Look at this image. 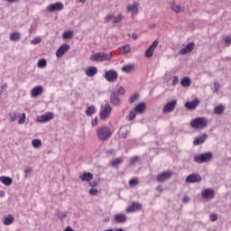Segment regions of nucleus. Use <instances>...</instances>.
Listing matches in <instances>:
<instances>
[{
  "mask_svg": "<svg viewBox=\"0 0 231 231\" xmlns=\"http://www.w3.org/2000/svg\"><path fill=\"white\" fill-rule=\"evenodd\" d=\"M64 231H75V230H73V228H72L71 226H68L64 229Z\"/></svg>",
  "mask_w": 231,
  "mask_h": 231,
  "instance_id": "680f3d73",
  "label": "nucleus"
},
{
  "mask_svg": "<svg viewBox=\"0 0 231 231\" xmlns=\"http://www.w3.org/2000/svg\"><path fill=\"white\" fill-rule=\"evenodd\" d=\"M129 185H130V187H136V185H138V180L131 179L129 180Z\"/></svg>",
  "mask_w": 231,
  "mask_h": 231,
  "instance_id": "c03bdc74",
  "label": "nucleus"
},
{
  "mask_svg": "<svg viewBox=\"0 0 231 231\" xmlns=\"http://www.w3.org/2000/svg\"><path fill=\"white\" fill-rule=\"evenodd\" d=\"M32 169L31 168V167H29V168H26L25 170H24V172H25V178H28V174H29V172H32Z\"/></svg>",
  "mask_w": 231,
  "mask_h": 231,
  "instance_id": "5fc2aeb1",
  "label": "nucleus"
},
{
  "mask_svg": "<svg viewBox=\"0 0 231 231\" xmlns=\"http://www.w3.org/2000/svg\"><path fill=\"white\" fill-rule=\"evenodd\" d=\"M132 39H134V41H136V39H138V35L134 32V33L132 34Z\"/></svg>",
  "mask_w": 231,
  "mask_h": 231,
  "instance_id": "e2e57ef3",
  "label": "nucleus"
},
{
  "mask_svg": "<svg viewBox=\"0 0 231 231\" xmlns=\"http://www.w3.org/2000/svg\"><path fill=\"white\" fill-rule=\"evenodd\" d=\"M110 104L112 106H115L116 107H118V106H120V95H118L116 91H113L110 94Z\"/></svg>",
  "mask_w": 231,
  "mask_h": 231,
  "instance_id": "4468645a",
  "label": "nucleus"
},
{
  "mask_svg": "<svg viewBox=\"0 0 231 231\" xmlns=\"http://www.w3.org/2000/svg\"><path fill=\"white\" fill-rule=\"evenodd\" d=\"M88 193H89L90 196H97V194H98V189H90Z\"/></svg>",
  "mask_w": 231,
  "mask_h": 231,
  "instance_id": "de8ad7c7",
  "label": "nucleus"
},
{
  "mask_svg": "<svg viewBox=\"0 0 231 231\" xmlns=\"http://www.w3.org/2000/svg\"><path fill=\"white\" fill-rule=\"evenodd\" d=\"M208 125V120L205 117H198L190 122L192 129H205Z\"/></svg>",
  "mask_w": 231,
  "mask_h": 231,
  "instance_id": "7ed1b4c3",
  "label": "nucleus"
},
{
  "mask_svg": "<svg viewBox=\"0 0 231 231\" xmlns=\"http://www.w3.org/2000/svg\"><path fill=\"white\" fill-rule=\"evenodd\" d=\"M56 214L60 221H64L68 217V212H60V209H57Z\"/></svg>",
  "mask_w": 231,
  "mask_h": 231,
  "instance_id": "7c9ffc66",
  "label": "nucleus"
},
{
  "mask_svg": "<svg viewBox=\"0 0 231 231\" xmlns=\"http://www.w3.org/2000/svg\"><path fill=\"white\" fill-rule=\"evenodd\" d=\"M133 69H134V66L131 64L125 65L122 67V71H124V73H131Z\"/></svg>",
  "mask_w": 231,
  "mask_h": 231,
  "instance_id": "72a5a7b5",
  "label": "nucleus"
},
{
  "mask_svg": "<svg viewBox=\"0 0 231 231\" xmlns=\"http://www.w3.org/2000/svg\"><path fill=\"white\" fill-rule=\"evenodd\" d=\"M93 62H104V60H111V55L105 52H97L90 56Z\"/></svg>",
  "mask_w": 231,
  "mask_h": 231,
  "instance_id": "20e7f679",
  "label": "nucleus"
},
{
  "mask_svg": "<svg viewBox=\"0 0 231 231\" xmlns=\"http://www.w3.org/2000/svg\"><path fill=\"white\" fill-rule=\"evenodd\" d=\"M190 201V199L189 197H184L182 199V203H189Z\"/></svg>",
  "mask_w": 231,
  "mask_h": 231,
  "instance_id": "13d9d810",
  "label": "nucleus"
},
{
  "mask_svg": "<svg viewBox=\"0 0 231 231\" xmlns=\"http://www.w3.org/2000/svg\"><path fill=\"white\" fill-rule=\"evenodd\" d=\"M9 39L10 41H13V42L19 41L21 39V33L17 32H12L10 34Z\"/></svg>",
  "mask_w": 231,
  "mask_h": 231,
  "instance_id": "2f4dec72",
  "label": "nucleus"
},
{
  "mask_svg": "<svg viewBox=\"0 0 231 231\" xmlns=\"http://www.w3.org/2000/svg\"><path fill=\"white\" fill-rule=\"evenodd\" d=\"M225 41L227 42V44H231V36H226Z\"/></svg>",
  "mask_w": 231,
  "mask_h": 231,
  "instance_id": "bf43d9fd",
  "label": "nucleus"
},
{
  "mask_svg": "<svg viewBox=\"0 0 231 231\" xmlns=\"http://www.w3.org/2000/svg\"><path fill=\"white\" fill-rule=\"evenodd\" d=\"M26 122V114L23 113L22 117H20L18 124L21 125Z\"/></svg>",
  "mask_w": 231,
  "mask_h": 231,
  "instance_id": "37998d69",
  "label": "nucleus"
},
{
  "mask_svg": "<svg viewBox=\"0 0 231 231\" xmlns=\"http://www.w3.org/2000/svg\"><path fill=\"white\" fill-rule=\"evenodd\" d=\"M190 84H192V79L189 77H184L180 81L182 88H190Z\"/></svg>",
  "mask_w": 231,
  "mask_h": 231,
  "instance_id": "cd10ccee",
  "label": "nucleus"
},
{
  "mask_svg": "<svg viewBox=\"0 0 231 231\" xmlns=\"http://www.w3.org/2000/svg\"><path fill=\"white\" fill-rule=\"evenodd\" d=\"M98 69H97V67H93L90 66L86 69V75L88 77H95V75H97Z\"/></svg>",
  "mask_w": 231,
  "mask_h": 231,
  "instance_id": "b1692460",
  "label": "nucleus"
},
{
  "mask_svg": "<svg viewBox=\"0 0 231 231\" xmlns=\"http://www.w3.org/2000/svg\"><path fill=\"white\" fill-rule=\"evenodd\" d=\"M123 17L124 16H122V13H120L117 16L109 14L105 18V23H109L110 21H113L114 24H118V23H122Z\"/></svg>",
  "mask_w": 231,
  "mask_h": 231,
  "instance_id": "ddd939ff",
  "label": "nucleus"
},
{
  "mask_svg": "<svg viewBox=\"0 0 231 231\" xmlns=\"http://www.w3.org/2000/svg\"><path fill=\"white\" fill-rule=\"evenodd\" d=\"M138 160H140V158L138 156H134L132 159H131V164L132 165H134L136 163V162H138Z\"/></svg>",
  "mask_w": 231,
  "mask_h": 231,
  "instance_id": "3c124183",
  "label": "nucleus"
},
{
  "mask_svg": "<svg viewBox=\"0 0 231 231\" xmlns=\"http://www.w3.org/2000/svg\"><path fill=\"white\" fill-rule=\"evenodd\" d=\"M199 106V99H195L193 101H188L185 103V107L189 110H194Z\"/></svg>",
  "mask_w": 231,
  "mask_h": 231,
  "instance_id": "412c9836",
  "label": "nucleus"
},
{
  "mask_svg": "<svg viewBox=\"0 0 231 231\" xmlns=\"http://www.w3.org/2000/svg\"><path fill=\"white\" fill-rule=\"evenodd\" d=\"M62 37L65 40L71 39L73 37V31H65Z\"/></svg>",
  "mask_w": 231,
  "mask_h": 231,
  "instance_id": "4c0bfd02",
  "label": "nucleus"
},
{
  "mask_svg": "<svg viewBox=\"0 0 231 231\" xmlns=\"http://www.w3.org/2000/svg\"><path fill=\"white\" fill-rule=\"evenodd\" d=\"M85 113L87 116H91L95 113V106H88Z\"/></svg>",
  "mask_w": 231,
  "mask_h": 231,
  "instance_id": "58836bf2",
  "label": "nucleus"
},
{
  "mask_svg": "<svg viewBox=\"0 0 231 231\" xmlns=\"http://www.w3.org/2000/svg\"><path fill=\"white\" fill-rule=\"evenodd\" d=\"M14 221H15V218L14 217V216H12V214H9L7 215V217H5L4 225H5L6 226L14 225Z\"/></svg>",
  "mask_w": 231,
  "mask_h": 231,
  "instance_id": "c85d7f7f",
  "label": "nucleus"
},
{
  "mask_svg": "<svg viewBox=\"0 0 231 231\" xmlns=\"http://www.w3.org/2000/svg\"><path fill=\"white\" fill-rule=\"evenodd\" d=\"M47 65H48V61H46V60L41 59L40 60H38V63H37L38 68H46Z\"/></svg>",
  "mask_w": 231,
  "mask_h": 231,
  "instance_id": "ea45409f",
  "label": "nucleus"
},
{
  "mask_svg": "<svg viewBox=\"0 0 231 231\" xmlns=\"http://www.w3.org/2000/svg\"><path fill=\"white\" fill-rule=\"evenodd\" d=\"M171 8L175 12V14H180L181 12H185V7H182L180 5H176V2H171Z\"/></svg>",
  "mask_w": 231,
  "mask_h": 231,
  "instance_id": "4be33fe9",
  "label": "nucleus"
},
{
  "mask_svg": "<svg viewBox=\"0 0 231 231\" xmlns=\"http://www.w3.org/2000/svg\"><path fill=\"white\" fill-rule=\"evenodd\" d=\"M127 134H129V131L126 130V131L125 132V134H122L121 136H122V138L125 139V138H127Z\"/></svg>",
  "mask_w": 231,
  "mask_h": 231,
  "instance_id": "052dcab7",
  "label": "nucleus"
},
{
  "mask_svg": "<svg viewBox=\"0 0 231 231\" xmlns=\"http://www.w3.org/2000/svg\"><path fill=\"white\" fill-rule=\"evenodd\" d=\"M42 39L41 38H35L31 41V44H39L41 42Z\"/></svg>",
  "mask_w": 231,
  "mask_h": 231,
  "instance_id": "864d4df0",
  "label": "nucleus"
},
{
  "mask_svg": "<svg viewBox=\"0 0 231 231\" xmlns=\"http://www.w3.org/2000/svg\"><path fill=\"white\" fill-rule=\"evenodd\" d=\"M71 47L69 44H62L57 51H56V57L60 58L66 51H68Z\"/></svg>",
  "mask_w": 231,
  "mask_h": 231,
  "instance_id": "a211bd4d",
  "label": "nucleus"
},
{
  "mask_svg": "<svg viewBox=\"0 0 231 231\" xmlns=\"http://www.w3.org/2000/svg\"><path fill=\"white\" fill-rule=\"evenodd\" d=\"M156 48H158V40H155L152 44L148 47L145 51V57L151 59V57L154 55V50H156Z\"/></svg>",
  "mask_w": 231,
  "mask_h": 231,
  "instance_id": "f8f14e48",
  "label": "nucleus"
},
{
  "mask_svg": "<svg viewBox=\"0 0 231 231\" xmlns=\"http://www.w3.org/2000/svg\"><path fill=\"white\" fill-rule=\"evenodd\" d=\"M137 114L138 113L136 111H134V109L131 110L127 116V120H129V122H133V120H134L136 118Z\"/></svg>",
  "mask_w": 231,
  "mask_h": 231,
  "instance_id": "c9c22d12",
  "label": "nucleus"
},
{
  "mask_svg": "<svg viewBox=\"0 0 231 231\" xmlns=\"http://www.w3.org/2000/svg\"><path fill=\"white\" fill-rule=\"evenodd\" d=\"M177 104H178V100L176 99H173L168 102L162 108V115H165L167 113H172V111L176 109Z\"/></svg>",
  "mask_w": 231,
  "mask_h": 231,
  "instance_id": "423d86ee",
  "label": "nucleus"
},
{
  "mask_svg": "<svg viewBox=\"0 0 231 231\" xmlns=\"http://www.w3.org/2000/svg\"><path fill=\"white\" fill-rule=\"evenodd\" d=\"M149 28L154 29V28H156V24H154V23H150V24H149Z\"/></svg>",
  "mask_w": 231,
  "mask_h": 231,
  "instance_id": "338daca9",
  "label": "nucleus"
},
{
  "mask_svg": "<svg viewBox=\"0 0 231 231\" xmlns=\"http://www.w3.org/2000/svg\"><path fill=\"white\" fill-rule=\"evenodd\" d=\"M9 116L11 117V122H15V120H17V115L15 113L9 114Z\"/></svg>",
  "mask_w": 231,
  "mask_h": 231,
  "instance_id": "603ef678",
  "label": "nucleus"
},
{
  "mask_svg": "<svg viewBox=\"0 0 231 231\" xmlns=\"http://www.w3.org/2000/svg\"><path fill=\"white\" fill-rule=\"evenodd\" d=\"M0 181L6 187H10V185H12V183H14V180H12V178L6 177V176H1Z\"/></svg>",
  "mask_w": 231,
  "mask_h": 231,
  "instance_id": "393cba45",
  "label": "nucleus"
},
{
  "mask_svg": "<svg viewBox=\"0 0 231 231\" xmlns=\"http://www.w3.org/2000/svg\"><path fill=\"white\" fill-rule=\"evenodd\" d=\"M32 145L34 147V149H39V147L42 145V142H41L39 139H34L32 141Z\"/></svg>",
  "mask_w": 231,
  "mask_h": 231,
  "instance_id": "e433bc0d",
  "label": "nucleus"
},
{
  "mask_svg": "<svg viewBox=\"0 0 231 231\" xmlns=\"http://www.w3.org/2000/svg\"><path fill=\"white\" fill-rule=\"evenodd\" d=\"M122 50H123L122 51L123 55H126V53H129V51H131V46L125 45L122 47Z\"/></svg>",
  "mask_w": 231,
  "mask_h": 231,
  "instance_id": "79ce46f5",
  "label": "nucleus"
},
{
  "mask_svg": "<svg viewBox=\"0 0 231 231\" xmlns=\"http://www.w3.org/2000/svg\"><path fill=\"white\" fill-rule=\"evenodd\" d=\"M116 93H117V95H125V89H124V87H119Z\"/></svg>",
  "mask_w": 231,
  "mask_h": 231,
  "instance_id": "49530a36",
  "label": "nucleus"
},
{
  "mask_svg": "<svg viewBox=\"0 0 231 231\" xmlns=\"http://www.w3.org/2000/svg\"><path fill=\"white\" fill-rule=\"evenodd\" d=\"M208 138V134H203L202 135H198L194 141L193 145H201V143H205V141Z\"/></svg>",
  "mask_w": 231,
  "mask_h": 231,
  "instance_id": "6ab92c4d",
  "label": "nucleus"
},
{
  "mask_svg": "<svg viewBox=\"0 0 231 231\" xmlns=\"http://www.w3.org/2000/svg\"><path fill=\"white\" fill-rule=\"evenodd\" d=\"M186 183H201V175L191 173L186 178Z\"/></svg>",
  "mask_w": 231,
  "mask_h": 231,
  "instance_id": "9d476101",
  "label": "nucleus"
},
{
  "mask_svg": "<svg viewBox=\"0 0 231 231\" xmlns=\"http://www.w3.org/2000/svg\"><path fill=\"white\" fill-rule=\"evenodd\" d=\"M171 178H172V171H168L160 173L157 176V181L159 182L167 181V180H171Z\"/></svg>",
  "mask_w": 231,
  "mask_h": 231,
  "instance_id": "dca6fc26",
  "label": "nucleus"
},
{
  "mask_svg": "<svg viewBox=\"0 0 231 231\" xmlns=\"http://www.w3.org/2000/svg\"><path fill=\"white\" fill-rule=\"evenodd\" d=\"M112 135L113 132H111V129L107 126H102L97 130V136L99 142H107Z\"/></svg>",
  "mask_w": 231,
  "mask_h": 231,
  "instance_id": "f257e3e1",
  "label": "nucleus"
},
{
  "mask_svg": "<svg viewBox=\"0 0 231 231\" xmlns=\"http://www.w3.org/2000/svg\"><path fill=\"white\" fill-rule=\"evenodd\" d=\"M42 93H44V88H42V86H36L31 90V97L37 98V97H41Z\"/></svg>",
  "mask_w": 231,
  "mask_h": 231,
  "instance_id": "2eb2a0df",
  "label": "nucleus"
},
{
  "mask_svg": "<svg viewBox=\"0 0 231 231\" xmlns=\"http://www.w3.org/2000/svg\"><path fill=\"white\" fill-rule=\"evenodd\" d=\"M214 189H206L204 191H202L203 199H214Z\"/></svg>",
  "mask_w": 231,
  "mask_h": 231,
  "instance_id": "aec40b11",
  "label": "nucleus"
},
{
  "mask_svg": "<svg viewBox=\"0 0 231 231\" xmlns=\"http://www.w3.org/2000/svg\"><path fill=\"white\" fill-rule=\"evenodd\" d=\"M0 196H1L2 198H5V191H0Z\"/></svg>",
  "mask_w": 231,
  "mask_h": 231,
  "instance_id": "774afa93",
  "label": "nucleus"
},
{
  "mask_svg": "<svg viewBox=\"0 0 231 231\" xmlns=\"http://www.w3.org/2000/svg\"><path fill=\"white\" fill-rule=\"evenodd\" d=\"M79 180H81L83 181H91V180H93V173H91V172H83L79 176Z\"/></svg>",
  "mask_w": 231,
  "mask_h": 231,
  "instance_id": "a878e982",
  "label": "nucleus"
},
{
  "mask_svg": "<svg viewBox=\"0 0 231 231\" xmlns=\"http://www.w3.org/2000/svg\"><path fill=\"white\" fill-rule=\"evenodd\" d=\"M156 190H158V192H163V189L162 188V186H158L156 188Z\"/></svg>",
  "mask_w": 231,
  "mask_h": 231,
  "instance_id": "0e129e2a",
  "label": "nucleus"
},
{
  "mask_svg": "<svg viewBox=\"0 0 231 231\" xmlns=\"http://www.w3.org/2000/svg\"><path fill=\"white\" fill-rule=\"evenodd\" d=\"M196 44L194 42H189L184 48H181L179 51L180 55H187V53H190L192 50H194Z\"/></svg>",
  "mask_w": 231,
  "mask_h": 231,
  "instance_id": "f3484780",
  "label": "nucleus"
},
{
  "mask_svg": "<svg viewBox=\"0 0 231 231\" xmlns=\"http://www.w3.org/2000/svg\"><path fill=\"white\" fill-rule=\"evenodd\" d=\"M140 98V95L138 94H134L133 96L130 97L129 98V103L130 104H134V102H136V100H138Z\"/></svg>",
  "mask_w": 231,
  "mask_h": 231,
  "instance_id": "a19ab883",
  "label": "nucleus"
},
{
  "mask_svg": "<svg viewBox=\"0 0 231 231\" xmlns=\"http://www.w3.org/2000/svg\"><path fill=\"white\" fill-rule=\"evenodd\" d=\"M115 223H125L127 221V216L124 214H117L114 217Z\"/></svg>",
  "mask_w": 231,
  "mask_h": 231,
  "instance_id": "5701e85b",
  "label": "nucleus"
},
{
  "mask_svg": "<svg viewBox=\"0 0 231 231\" xmlns=\"http://www.w3.org/2000/svg\"><path fill=\"white\" fill-rule=\"evenodd\" d=\"M62 10H64V5L60 2L51 4L47 6V11L51 14H53L54 12H60Z\"/></svg>",
  "mask_w": 231,
  "mask_h": 231,
  "instance_id": "0eeeda50",
  "label": "nucleus"
},
{
  "mask_svg": "<svg viewBox=\"0 0 231 231\" xmlns=\"http://www.w3.org/2000/svg\"><path fill=\"white\" fill-rule=\"evenodd\" d=\"M93 127H95V125H97L98 124V118L95 117L92 122H91Z\"/></svg>",
  "mask_w": 231,
  "mask_h": 231,
  "instance_id": "6e6d98bb",
  "label": "nucleus"
},
{
  "mask_svg": "<svg viewBox=\"0 0 231 231\" xmlns=\"http://www.w3.org/2000/svg\"><path fill=\"white\" fill-rule=\"evenodd\" d=\"M143 207L138 202H132L129 207L126 208L125 212L131 214L132 212H138L142 210Z\"/></svg>",
  "mask_w": 231,
  "mask_h": 231,
  "instance_id": "1a4fd4ad",
  "label": "nucleus"
},
{
  "mask_svg": "<svg viewBox=\"0 0 231 231\" xmlns=\"http://www.w3.org/2000/svg\"><path fill=\"white\" fill-rule=\"evenodd\" d=\"M212 158H214V153H212V152H203L200 155H195L193 157V162L196 163H207L212 162Z\"/></svg>",
  "mask_w": 231,
  "mask_h": 231,
  "instance_id": "f03ea898",
  "label": "nucleus"
},
{
  "mask_svg": "<svg viewBox=\"0 0 231 231\" xmlns=\"http://www.w3.org/2000/svg\"><path fill=\"white\" fill-rule=\"evenodd\" d=\"M99 183H100V180H94L90 182V187H98Z\"/></svg>",
  "mask_w": 231,
  "mask_h": 231,
  "instance_id": "a18cd8bd",
  "label": "nucleus"
},
{
  "mask_svg": "<svg viewBox=\"0 0 231 231\" xmlns=\"http://www.w3.org/2000/svg\"><path fill=\"white\" fill-rule=\"evenodd\" d=\"M7 3H19L20 0H5Z\"/></svg>",
  "mask_w": 231,
  "mask_h": 231,
  "instance_id": "69168bd1",
  "label": "nucleus"
},
{
  "mask_svg": "<svg viewBox=\"0 0 231 231\" xmlns=\"http://www.w3.org/2000/svg\"><path fill=\"white\" fill-rule=\"evenodd\" d=\"M214 88H215V91H217V89H219V88H221V85H219V82L216 81L214 83Z\"/></svg>",
  "mask_w": 231,
  "mask_h": 231,
  "instance_id": "4d7b16f0",
  "label": "nucleus"
},
{
  "mask_svg": "<svg viewBox=\"0 0 231 231\" xmlns=\"http://www.w3.org/2000/svg\"><path fill=\"white\" fill-rule=\"evenodd\" d=\"M127 12H131V14H138V5L134 4L132 5H127L126 7Z\"/></svg>",
  "mask_w": 231,
  "mask_h": 231,
  "instance_id": "c756f323",
  "label": "nucleus"
},
{
  "mask_svg": "<svg viewBox=\"0 0 231 231\" xmlns=\"http://www.w3.org/2000/svg\"><path fill=\"white\" fill-rule=\"evenodd\" d=\"M209 219H210V221H217V214H211L210 216H209Z\"/></svg>",
  "mask_w": 231,
  "mask_h": 231,
  "instance_id": "8fccbe9b",
  "label": "nucleus"
},
{
  "mask_svg": "<svg viewBox=\"0 0 231 231\" xmlns=\"http://www.w3.org/2000/svg\"><path fill=\"white\" fill-rule=\"evenodd\" d=\"M224 112H225V106H223V105L217 106L214 109L215 115H223Z\"/></svg>",
  "mask_w": 231,
  "mask_h": 231,
  "instance_id": "473e14b6",
  "label": "nucleus"
},
{
  "mask_svg": "<svg viewBox=\"0 0 231 231\" xmlns=\"http://www.w3.org/2000/svg\"><path fill=\"white\" fill-rule=\"evenodd\" d=\"M134 110L135 111V113H137L138 115H142L144 111H145V103H139L134 108Z\"/></svg>",
  "mask_w": 231,
  "mask_h": 231,
  "instance_id": "bb28decb",
  "label": "nucleus"
},
{
  "mask_svg": "<svg viewBox=\"0 0 231 231\" xmlns=\"http://www.w3.org/2000/svg\"><path fill=\"white\" fill-rule=\"evenodd\" d=\"M104 77L108 82H113L118 79V72L115 69L106 70Z\"/></svg>",
  "mask_w": 231,
  "mask_h": 231,
  "instance_id": "6e6552de",
  "label": "nucleus"
},
{
  "mask_svg": "<svg viewBox=\"0 0 231 231\" xmlns=\"http://www.w3.org/2000/svg\"><path fill=\"white\" fill-rule=\"evenodd\" d=\"M53 116L55 115L51 112H47L37 117V121L41 122V124H44L45 122H50V120H53Z\"/></svg>",
  "mask_w": 231,
  "mask_h": 231,
  "instance_id": "9b49d317",
  "label": "nucleus"
},
{
  "mask_svg": "<svg viewBox=\"0 0 231 231\" xmlns=\"http://www.w3.org/2000/svg\"><path fill=\"white\" fill-rule=\"evenodd\" d=\"M124 159L123 158H116L114 161H111V166L112 167H118L120 163H123Z\"/></svg>",
  "mask_w": 231,
  "mask_h": 231,
  "instance_id": "f704fd0d",
  "label": "nucleus"
},
{
  "mask_svg": "<svg viewBox=\"0 0 231 231\" xmlns=\"http://www.w3.org/2000/svg\"><path fill=\"white\" fill-rule=\"evenodd\" d=\"M111 111H113V108L109 103H106L99 112L101 120H107V117L111 115Z\"/></svg>",
  "mask_w": 231,
  "mask_h": 231,
  "instance_id": "39448f33",
  "label": "nucleus"
},
{
  "mask_svg": "<svg viewBox=\"0 0 231 231\" xmlns=\"http://www.w3.org/2000/svg\"><path fill=\"white\" fill-rule=\"evenodd\" d=\"M179 81H180V79L178 78V76H174L173 80L171 82V86H176Z\"/></svg>",
  "mask_w": 231,
  "mask_h": 231,
  "instance_id": "09e8293b",
  "label": "nucleus"
}]
</instances>
